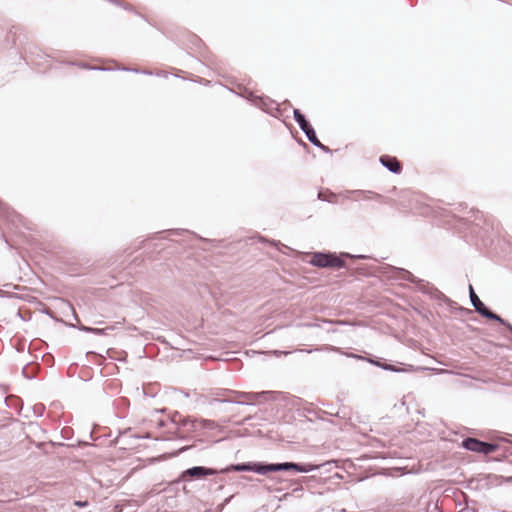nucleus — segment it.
I'll return each instance as SVG.
<instances>
[{"label":"nucleus","instance_id":"obj_1","mask_svg":"<svg viewBox=\"0 0 512 512\" xmlns=\"http://www.w3.org/2000/svg\"><path fill=\"white\" fill-rule=\"evenodd\" d=\"M315 466L313 465H300L297 463L286 462L279 464H267L262 465L258 463L254 464H238L233 466V470L235 471H253L260 474H266L268 472L281 471V470H295L298 472H309L313 470Z\"/></svg>","mask_w":512,"mask_h":512},{"label":"nucleus","instance_id":"obj_2","mask_svg":"<svg viewBox=\"0 0 512 512\" xmlns=\"http://www.w3.org/2000/svg\"><path fill=\"white\" fill-rule=\"evenodd\" d=\"M311 264L317 267L342 268L345 262L334 254L315 253Z\"/></svg>","mask_w":512,"mask_h":512},{"label":"nucleus","instance_id":"obj_3","mask_svg":"<svg viewBox=\"0 0 512 512\" xmlns=\"http://www.w3.org/2000/svg\"><path fill=\"white\" fill-rule=\"evenodd\" d=\"M462 446L466 448L467 450L483 453V454H490L497 449V445L482 442L476 438H467L462 442Z\"/></svg>","mask_w":512,"mask_h":512},{"label":"nucleus","instance_id":"obj_4","mask_svg":"<svg viewBox=\"0 0 512 512\" xmlns=\"http://www.w3.org/2000/svg\"><path fill=\"white\" fill-rule=\"evenodd\" d=\"M470 299H471V302H472L475 310L478 313H480L482 316H484L490 320H495L502 324H505L504 320L500 316H498L497 314L493 313L492 311H490L489 309H487L485 307L483 302L479 299V297L474 292V289L472 286H470Z\"/></svg>","mask_w":512,"mask_h":512},{"label":"nucleus","instance_id":"obj_5","mask_svg":"<svg viewBox=\"0 0 512 512\" xmlns=\"http://www.w3.org/2000/svg\"><path fill=\"white\" fill-rule=\"evenodd\" d=\"M214 474H216L214 469L196 466L183 471L180 479L183 481H191L193 479H201Z\"/></svg>","mask_w":512,"mask_h":512},{"label":"nucleus","instance_id":"obj_6","mask_svg":"<svg viewBox=\"0 0 512 512\" xmlns=\"http://www.w3.org/2000/svg\"><path fill=\"white\" fill-rule=\"evenodd\" d=\"M380 162L388 168L390 171L394 173H400L402 170V166L396 157H392L389 155L381 156Z\"/></svg>","mask_w":512,"mask_h":512},{"label":"nucleus","instance_id":"obj_7","mask_svg":"<svg viewBox=\"0 0 512 512\" xmlns=\"http://www.w3.org/2000/svg\"><path fill=\"white\" fill-rule=\"evenodd\" d=\"M368 362L377 366V367H380L384 370H388V371H393V372H409V371H412L413 370V366L411 365H408L407 367L405 368H399L397 366H394V365H391V364H387V363H383V362H380L378 360H374V359H368Z\"/></svg>","mask_w":512,"mask_h":512},{"label":"nucleus","instance_id":"obj_8","mask_svg":"<svg viewBox=\"0 0 512 512\" xmlns=\"http://www.w3.org/2000/svg\"><path fill=\"white\" fill-rule=\"evenodd\" d=\"M124 322L125 319L122 318L121 321H116L114 326H108L105 328H87L86 330L94 334L103 335L107 334V331L115 329L116 326H122Z\"/></svg>","mask_w":512,"mask_h":512},{"label":"nucleus","instance_id":"obj_9","mask_svg":"<svg viewBox=\"0 0 512 512\" xmlns=\"http://www.w3.org/2000/svg\"><path fill=\"white\" fill-rule=\"evenodd\" d=\"M294 118L296 122L299 124L300 128L303 130V132L307 131L309 128L312 127L305 119V116L299 110H294Z\"/></svg>","mask_w":512,"mask_h":512},{"label":"nucleus","instance_id":"obj_10","mask_svg":"<svg viewBox=\"0 0 512 512\" xmlns=\"http://www.w3.org/2000/svg\"><path fill=\"white\" fill-rule=\"evenodd\" d=\"M307 136V138L309 139V141L311 143H313L314 145L316 146H319V147H322V144L321 142L319 141V139L317 138L316 136V133L314 131V129L311 127L309 128L307 131L304 132Z\"/></svg>","mask_w":512,"mask_h":512},{"label":"nucleus","instance_id":"obj_11","mask_svg":"<svg viewBox=\"0 0 512 512\" xmlns=\"http://www.w3.org/2000/svg\"><path fill=\"white\" fill-rule=\"evenodd\" d=\"M318 197L321 200H325V201H329V202H334L335 198H336V195L333 194V193H330L328 191H322V192H319Z\"/></svg>","mask_w":512,"mask_h":512},{"label":"nucleus","instance_id":"obj_12","mask_svg":"<svg viewBox=\"0 0 512 512\" xmlns=\"http://www.w3.org/2000/svg\"><path fill=\"white\" fill-rule=\"evenodd\" d=\"M74 504L78 507H86L88 505L87 501H75Z\"/></svg>","mask_w":512,"mask_h":512}]
</instances>
